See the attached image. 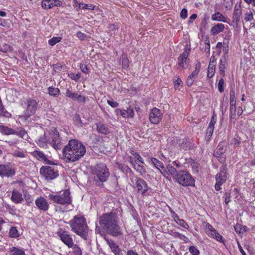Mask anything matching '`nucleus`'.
I'll return each mask as SVG.
<instances>
[{
	"instance_id": "25",
	"label": "nucleus",
	"mask_w": 255,
	"mask_h": 255,
	"mask_svg": "<svg viewBox=\"0 0 255 255\" xmlns=\"http://www.w3.org/2000/svg\"><path fill=\"white\" fill-rule=\"evenodd\" d=\"M11 199L16 204L20 203L23 200L22 193L16 189L12 190Z\"/></svg>"
},
{
	"instance_id": "61",
	"label": "nucleus",
	"mask_w": 255,
	"mask_h": 255,
	"mask_svg": "<svg viewBox=\"0 0 255 255\" xmlns=\"http://www.w3.org/2000/svg\"><path fill=\"white\" fill-rule=\"evenodd\" d=\"M188 15H187V10L185 8H183L181 12H180V17L182 19H185L187 18Z\"/></svg>"
},
{
	"instance_id": "34",
	"label": "nucleus",
	"mask_w": 255,
	"mask_h": 255,
	"mask_svg": "<svg viewBox=\"0 0 255 255\" xmlns=\"http://www.w3.org/2000/svg\"><path fill=\"white\" fill-rule=\"evenodd\" d=\"M48 93L51 96L57 97L60 95V91L58 88L51 86L48 88Z\"/></svg>"
},
{
	"instance_id": "37",
	"label": "nucleus",
	"mask_w": 255,
	"mask_h": 255,
	"mask_svg": "<svg viewBox=\"0 0 255 255\" xmlns=\"http://www.w3.org/2000/svg\"><path fill=\"white\" fill-rule=\"evenodd\" d=\"M132 166L137 172L140 173L141 174H144L146 172L143 166L138 164L136 160H135V164Z\"/></svg>"
},
{
	"instance_id": "59",
	"label": "nucleus",
	"mask_w": 255,
	"mask_h": 255,
	"mask_svg": "<svg viewBox=\"0 0 255 255\" xmlns=\"http://www.w3.org/2000/svg\"><path fill=\"white\" fill-rule=\"evenodd\" d=\"M160 173L163 175V176L166 177L167 179L168 178V170H167V167L165 168L164 167L163 169H160L159 170Z\"/></svg>"
},
{
	"instance_id": "24",
	"label": "nucleus",
	"mask_w": 255,
	"mask_h": 255,
	"mask_svg": "<svg viewBox=\"0 0 255 255\" xmlns=\"http://www.w3.org/2000/svg\"><path fill=\"white\" fill-rule=\"evenodd\" d=\"M97 131L99 133L107 135L109 133V129L108 125L101 122L96 124Z\"/></svg>"
},
{
	"instance_id": "54",
	"label": "nucleus",
	"mask_w": 255,
	"mask_h": 255,
	"mask_svg": "<svg viewBox=\"0 0 255 255\" xmlns=\"http://www.w3.org/2000/svg\"><path fill=\"white\" fill-rule=\"evenodd\" d=\"M182 84V81L179 77H177L176 79L174 81V85L175 89H178Z\"/></svg>"
},
{
	"instance_id": "50",
	"label": "nucleus",
	"mask_w": 255,
	"mask_h": 255,
	"mask_svg": "<svg viewBox=\"0 0 255 255\" xmlns=\"http://www.w3.org/2000/svg\"><path fill=\"white\" fill-rule=\"evenodd\" d=\"M224 81L223 78H221L218 83V89L220 92L222 93L224 90Z\"/></svg>"
},
{
	"instance_id": "1",
	"label": "nucleus",
	"mask_w": 255,
	"mask_h": 255,
	"mask_svg": "<svg viewBox=\"0 0 255 255\" xmlns=\"http://www.w3.org/2000/svg\"><path fill=\"white\" fill-rule=\"evenodd\" d=\"M100 227L96 226V230H100V228L105 230L108 234L112 236H119L122 234V231L118 224V216L115 212H109L103 214L98 218Z\"/></svg>"
},
{
	"instance_id": "7",
	"label": "nucleus",
	"mask_w": 255,
	"mask_h": 255,
	"mask_svg": "<svg viewBox=\"0 0 255 255\" xmlns=\"http://www.w3.org/2000/svg\"><path fill=\"white\" fill-rule=\"evenodd\" d=\"M190 51V45L186 44L183 53L180 54L178 58V65L182 69L187 68L189 64L190 60L188 56Z\"/></svg>"
},
{
	"instance_id": "46",
	"label": "nucleus",
	"mask_w": 255,
	"mask_h": 255,
	"mask_svg": "<svg viewBox=\"0 0 255 255\" xmlns=\"http://www.w3.org/2000/svg\"><path fill=\"white\" fill-rule=\"evenodd\" d=\"M27 134L26 131L22 128H20L18 130H16V133H14V135H16L19 137L24 138V136Z\"/></svg>"
},
{
	"instance_id": "55",
	"label": "nucleus",
	"mask_w": 255,
	"mask_h": 255,
	"mask_svg": "<svg viewBox=\"0 0 255 255\" xmlns=\"http://www.w3.org/2000/svg\"><path fill=\"white\" fill-rule=\"evenodd\" d=\"M80 69H81V71L83 72L85 74H88L89 73V70L87 67V65L84 63H81L80 65Z\"/></svg>"
},
{
	"instance_id": "28",
	"label": "nucleus",
	"mask_w": 255,
	"mask_h": 255,
	"mask_svg": "<svg viewBox=\"0 0 255 255\" xmlns=\"http://www.w3.org/2000/svg\"><path fill=\"white\" fill-rule=\"evenodd\" d=\"M0 132L3 135H9L16 133V130L4 125H0Z\"/></svg>"
},
{
	"instance_id": "19",
	"label": "nucleus",
	"mask_w": 255,
	"mask_h": 255,
	"mask_svg": "<svg viewBox=\"0 0 255 255\" xmlns=\"http://www.w3.org/2000/svg\"><path fill=\"white\" fill-rule=\"evenodd\" d=\"M31 155L35 157L38 160L43 161L44 163L50 165H53L54 163L50 161L44 154V153L39 150H35L31 153Z\"/></svg>"
},
{
	"instance_id": "30",
	"label": "nucleus",
	"mask_w": 255,
	"mask_h": 255,
	"mask_svg": "<svg viewBox=\"0 0 255 255\" xmlns=\"http://www.w3.org/2000/svg\"><path fill=\"white\" fill-rule=\"evenodd\" d=\"M116 165L117 166V168L123 173L126 174L132 173L131 169L129 166L125 164L117 163Z\"/></svg>"
},
{
	"instance_id": "58",
	"label": "nucleus",
	"mask_w": 255,
	"mask_h": 255,
	"mask_svg": "<svg viewBox=\"0 0 255 255\" xmlns=\"http://www.w3.org/2000/svg\"><path fill=\"white\" fill-rule=\"evenodd\" d=\"M214 127L208 126L206 130V134L208 137H211L213 134Z\"/></svg>"
},
{
	"instance_id": "16",
	"label": "nucleus",
	"mask_w": 255,
	"mask_h": 255,
	"mask_svg": "<svg viewBox=\"0 0 255 255\" xmlns=\"http://www.w3.org/2000/svg\"><path fill=\"white\" fill-rule=\"evenodd\" d=\"M162 113L157 108H153L149 113L150 121L154 124H158L162 118Z\"/></svg>"
},
{
	"instance_id": "13",
	"label": "nucleus",
	"mask_w": 255,
	"mask_h": 255,
	"mask_svg": "<svg viewBox=\"0 0 255 255\" xmlns=\"http://www.w3.org/2000/svg\"><path fill=\"white\" fill-rule=\"evenodd\" d=\"M16 171L10 164H0V176L12 177L15 175Z\"/></svg>"
},
{
	"instance_id": "9",
	"label": "nucleus",
	"mask_w": 255,
	"mask_h": 255,
	"mask_svg": "<svg viewBox=\"0 0 255 255\" xmlns=\"http://www.w3.org/2000/svg\"><path fill=\"white\" fill-rule=\"evenodd\" d=\"M57 235L60 240L69 248L73 247V240L69 231L60 228L57 232Z\"/></svg>"
},
{
	"instance_id": "60",
	"label": "nucleus",
	"mask_w": 255,
	"mask_h": 255,
	"mask_svg": "<svg viewBox=\"0 0 255 255\" xmlns=\"http://www.w3.org/2000/svg\"><path fill=\"white\" fill-rule=\"evenodd\" d=\"M107 103L110 106L113 108H116L119 105V104L117 102H115L113 100H107Z\"/></svg>"
},
{
	"instance_id": "29",
	"label": "nucleus",
	"mask_w": 255,
	"mask_h": 255,
	"mask_svg": "<svg viewBox=\"0 0 255 255\" xmlns=\"http://www.w3.org/2000/svg\"><path fill=\"white\" fill-rule=\"evenodd\" d=\"M225 28L224 25L222 23H218L213 26L211 29V34L212 35H216L220 32H222Z\"/></svg>"
},
{
	"instance_id": "40",
	"label": "nucleus",
	"mask_w": 255,
	"mask_h": 255,
	"mask_svg": "<svg viewBox=\"0 0 255 255\" xmlns=\"http://www.w3.org/2000/svg\"><path fill=\"white\" fill-rule=\"evenodd\" d=\"M0 116H2L5 118H9L11 116V114L8 112L3 106H0Z\"/></svg>"
},
{
	"instance_id": "53",
	"label": "nucleus",
	"mask_w": 255,
	"mask_h": 255,
	"mask_svg": "<svg viewBox=\"0 0 255 255\" xmlns=\"http://www.w3.org/2000/svg\"><path fill=\"white\" fill-rule=\"evenodd\" d=\"M14 157L24 158L26 154L23 151H15L13 154Z\"/></svg>"
},
{
	"instance_id": "2",
	"label": "nucleus",
	"mask_w": 255,
	"mask_h": 255,
	"mask_svg": "<svg viewBox=\"0 0 255 255\" xmlns=\"http://www.w3.org/2000/svg\"><path fill=\"white\" fill-rule=\"evenodd\" d=\"M63 154L66 162H75L79 160L86 153L85 146L76 139L69 141L63 149Z\"/></svg>"
},
{
	"instance_id": "41",
	"label": "nucleus",
	"mask_w": 255,
	"mask_h": 255,
	"mask_svg": "<svg viewBox=\"0 0 255 255\" xmlns=\"http://www.w3.org/2000/svg\"><path fill=\"white\" fill-rule=\"evenodd\" d=\"M37 143L41 146V145L44 144V143H49V139H48L47 138V137L44 133V134L42 136L40 137L38 139Z\"/></svg>"
},
{
	"instance_id": "47",
	"label": "nucleus",
	"mask_w": 255,
	"mask_h": 255,
	"mask_svg": "<svg viewBox=\"0 0 255 255\" xmlns=\"http://www.w3.org/2000/svg\"><path fill=\"white\" fill-rule=\"evenodd\" d=\"M254 19L253 13L251 11L246 12L244 15V20L246 22L251 21Z\"/></svg>"
},
{
	"instance_id": "35",
	"label": "nucleus",
	"mask_w": 255,
	"mask_h": 255,
	"mask_svg": "<svg viewBox=\"0 0 255 255\" xmlns=\"http://www.w3.org/2000/svg\"><path fill=\"white\" fill-rule=\"evenodd\" d=\"M167 168L168 170V175H171L173 178L175 180L177 175L178 174V171H177L173 166L170 165H168L167 166Z\"/></svg>"
},
{
	"instance_id": "56",
	"label": "nucleus",
	"mask_w": 255,
	"mask_h": 255,
	"mask_svg": "<svg viewBox=\"0 0 255 255\" xmlns=\"http://www.w3.org/2000/svg\"><path fill=\"white\" fill-rule=\"evenodd\" d=\"M230 144L235 147H237L240 145V142L235 138H232L230 141Z\"/></svg>"
},
{
	"instance_id": "6",
	"label": "nucleus",
	"mask_w": 255,
	"mask_h": 255,
	"mask_svg": "<svg viewBox=\"0 0 255 255\" xmlns=\"http://www.w3.org/2000/svg\"><path fill=\"white\" fill-rule=\"evenodd\" d=\"M175 181L183 186H194L195 180L187 171L180 170L175 178Z\"/></svg>"
},
{
	"instance_id": "33",
	"label": "nucleus",
	"mask_w": 255,
	"mask_h": 255,
	"mask_svg": "<svg viewBox=\"0 0 255 255\" xmlns=\"http://www.w3.org/2000/svg\"><path fill=\"white\" fill-rule=\"evenodd\" d=\"M151 162L153 165V166L158 170L164 168L163 163L155 158H151Z\"/></svg>"
},
{
	"instance_id": "39",
	"label": "nucleus",
	"mask_w": 255,
	"mask_h": 255,
	"mask_svg": "<svg viewBox=\"0 0 255 255\" xmlns=\"http://www.w3.org/2000/svg\"><path fill=\"white\" fill-rule=\"evenodd\" d=\"M72 247L73 251L71 255H82V250L77 244H73Z\"/></svg>"
},
{
	"instance_id": "18",
	"label": "nucleus",
	"mask_w": 255,
	"mask_h": 255,
	"mask_svg": "<svg viewBox=\"0 0 255 255\" xmlns=\"http://www.w3.org/2000/svg\"><path fill=\"white\" fill-rule=\"evenodd\" d=\"M195 70L188 76L186 81V84L188 87H190L194 81L197 77L198 73L201 69V63L199 61H197L195 64Z\"/></svg>"
},
{
	"instance_id": "3",
	"label": "nucleus",
	"mask_w": 255,
	"mask_h": 255,
	"mask_svg": "<svg viewBox=\"0 0 255 255\" xmlns=\"http://www.w3.org/2000/svg\"><path fill=\"white\" fill-rule=\"evenodd\" d=\"M69 225L71 230L83 239L86 240L88 235V226L85 218L80 215L75 216L70 221Z\"/></svg>"
},
{
	"instance_id": "44",
	"label": "nucleus",
	"mask_w": 255,
	"mask_h": 255,
	"mask_svg": "<svg viewBox=\"0 0 255 255\" xmlns=\"http://www.w3.org/2000/svg\"><path fill=\"white\" fill-rule=\"evenodd\" d=\"M62 39L61 37H54L48 41V44L51 46H54L60 42Z\"/></svg>"
},
{
	"instance_id": "51",
	"label": "nucleus",
	"mask_w": 255,
	"mask_h": 255,
	"mask_svg": "<svg viewBox=\"0 0 255 255\" xmlns=\"http://www.w3.org/2000/svg\"><path fill=\"white\" fill-rule=\"evenodd\" d=\"M50 0H43L41 2L42 7L45 9H50V6H49L50 5Z\"/></svg>"
},
{
	"instance_id": "26",
	"label": "nucleus",
	"mask_w": 255,
	"mask_h": 255,
	"mask_svg": "<svg viewBox=\"0 0 255 255\" xmlns=\"http://www.w3.org/2000/svg\"><path fill=\"white\" fill-rule=\"evenodd\" d=\"M228 57L226 56H222L219 64V68L220 74L224 75L225 70L228 65Z\"/></svg>"
},
{
	"instance_id": "45",
	"label": "nucleus",
	"mask_w": 255,
	"mask_h": 255,
	"mask_svg": "<svg viewBox=\"0 0 255 255\" xmlns=\"http://www.w3.org/2000/svg\"><path fill=\"white\" fill-rule=\"evenodd\" d=\"M236 104H230V116L231 118H235L236 115Z\"/></svg>"
},
{
	"instance_id": "12",
	"label": "nucleus",
	"mask_w": 255,
	"mask_h": 255,
	"mask_svg": "<svg viewBox=\"0 0 255 255\" xmlns=\"http://www.w3.org/2000/svg\"><path fill=\"white\" fill-rule=\"evenodd\" d=\"M205 232L210 238L216 240L221 243H224L223 237L215 228L209 223H207L205 225Z\"/></svg>"
},
{
	"instance_id": "21",
	"label": "nucleus",
	"mask_w": 255,
	"mask_h": 255,
	"mask_svg": "<svg viewBox=\"0 0 255 255\" xmlns=\"http://www.w3.org/2000/svg\"><path fill=\"white\" fill-rule=\"evenodd\" d=\"M116 112L117 115H120L124 118H133L134 112L133 109L128 108L127 110L116 109Z\"/></svg>"
},
{
	"instance_id": "32",
	"label": "nucleus",
	"mask_w": 255,
	"mask_h": 255,
	"mask_svg": "<svg viewBox=\"0 0 255 255\" xmlns=\"http://www.w3.org/2000/svg\"><path fill=\"white\" fill-rule=\"evenodd\" d=\"M211 19L213 21H222L224 22L226 21V18L219 12H216L214 14H213L211 16Z\"/></svg>"
},
{
	"instance_id": "38",
	"label": "nucleus",
	"mask_w": 255,
	"mask_h": 255,
	"mask_svg": "<svg viewBox=\"0 0 255 255\" xmlns=\"http://www.w3.org/2000/svg\"><path fill=\"white\" fill-rule=\"evenodd\" d=\"M9 235L11 238H16L20 236L19 233L15 227H11Z\"/></svg>"
},
{
	"instance_id": "23",
	"label": "nucleus",
	"mask_w": 255,
	"mask_h": 255,
	"mask_svg": "<svg viewBox=\"0 0 255 255\" xmlns=\"http://www.w3.org/2000/svg\"><path fill=\"white\" fill-rule=\"evenodd\" d=\"M107 244L115 255H122L121 249L113 240L106 239Z\"/></svg>"
},
{
	"instance_id": "31",
	"label": "nucleus",
	"mask_w": 255,
	"mask_h": 255,
	"mask_svg": "<svg viewBox=\"0 0 255 255\" xmlns=\"http://www.w3.org/2000/svg\"><path fill=\"white\" fill-rule=\"evenodd\" d=\"M9 252L12 255H25V253L22 249L13 247L9 249Z\"/></svg>"
},
{
	"instance_id": "10",
	"label": "nucleus",
	"mask_w": 255,
	"mask_h": 255,
	"mask_svg": "<svg viewBox=\"0 0 255 255\" xmlns=\"http://www.w3.org/2000/svg\"><path fill=\"white\" fill-rule=\"evenodd\" d=\"M38 103L35 99L28 98L27 100V107L24 112L26 119L35 114L38 108Z\"/></svg>"
},
{
	"instance_id": "8",
	"label": "nucleus",
	"mask_w": 255,
	"mask_h": 255,
	"mask_svg": "<svg viewBox=\"0 0 255 255\" xmlns=\"http://www.w3.org/2000/svg\"><path fill=\"white\" fill-rule=\"evenodd\" d=\"M216 183L215 188L217 191L221 189V185L224 183L227 179V165H222L220 168V172L215 176Z\"/></svg>"
},
{
	"instance_id": "63",
	"label": "nucleus",
	"mask_w": 255,
	"mask_h": 255,
	"mask_svg": "<svg viewBox=\"0 0 255 255\" xmlns=\"http://www.w3.org/2000/svg\"><path fill=\"white\" fill-rule=\"evenodd\" d=\"M77 37L80 40H84L86 37V35L81 32L77 33Z\"/></svg>"
},
{
	"instance_id": "17",
	"label": "nucleus",
	"mask_w": 255,
	"mask_h": 255,
	"mask_svg": "<svg viewBox=\"0 0 255 255\" xmlns=\"http://www.w3.org/2000/svg\"><path fill=\"white\" fill-rule=\"evenodd\" d=\"M135 185L137 189V192L142 195H144L149 189V187L146 181L139 177H136Z\"/></svg>"
},
{
	"instance_id": "20",
	"label": "nucleus",
	"mask_w": 255,
	"mask_h": 255,
	"mask_svg": "<svg viewBox=\"0 0 255 255\" xmlns=\"http://www.w3.org/2000/svg\"><path fill=\"white\" fill-rule=\"evenodd\" d=\"M35 204L38 208L44 212L48 210L49 204L46 199L43 197L37 198L35 200Z\"/></svg>"
},
{
	"instance_id": "36",
	"label": "nucleus",
	"mask_w": 255,
	"mask_h": 255,
	"mask_svg": "<svg viewBox=\"0 0 255 255\" xmlns=\"http://www.w3.org/2000/svg\"><path fill=\"white\" fill-rule=\"evenodd\" d=\"M175 220L180 226L187 229L189 228L187 223L184 220L180 219L177 214L175 215Z\"/></svg>"
},
{
	"instance_id": "49",
	"label": "nucleus",
	"mask_w": 255,
	"mask_h": 255,
	"mask_svg": "<svg viewBox=\"0 0 255 255\" xmlns=\"http://www.w3.org/2000/svg\"><path fill=\"white\" fill-rule=\"evenodd\" d=\"M230 104H236V98H235V93L233 90H231L230 92Z\"/></svg>"
},
{
	"instance_id": "14",
	"label": "nucleus",
	"mask_w": 255,
	"mask_h": 255,
	"mask_svg": "<svg viewBox=\"0 0 255 255\" xmlns=\"http://www.w3.org/2000/svg\"><path fill=\"white\" fill-rule=\"evenodd\" d=\"M226 151V143L225 141L220 142L218 145L216 150L214 152L213 155L217 158L220 163L224 162L225 156L224 153Z\"/></svg>"
},
{
	"instance_id": "4",
	"label": "nucleus",
	"mask_w": 255,
	"mask_h": 255,
	"mask_svg": "<svg viewBox=\"0 0 255 255\" xmlns=\"http://www.w3.org/2000/svg\"><path fill=\"white\" fill-rule=\"evenodd\" d=\"M48 198L50 201L58 204L68 205L72 203L71 196L69 190H65L63 193L49 194Z\"/></svg>"
},
{
	"instance_id": "43",
	"label": "nucleus",
	"mask_w": 255,
	"mask_h": 255,
	"mask_svg": "<svg viewBox=\"0 0 255 255\" xmlns=\"http://www.w3.org/2000/svg\"><path fill=\"white\" fill-rule=\"evenodd\" d=\"M129 65V61L127 57H123L122 59V66L124 69L127 70Z\"/></svg>"
},
{
	"instance_id": "57",
	"label": "nucleus",
	"mask_w": 255,
	"mask_h": 255,
	"mask_svg": "<svg viewBox=\"0 0 255 255\" xmlns=\"http://www.w3.org/2000/svg\"><path fill=\"white\" fill-rule=\"evenodd\" d=\"M69 76L72 80L77 81L80 78L81 74L80 73H78L77 74L72 73L69 74Z\"/></svg>"
},
{
	"instance_id": "52",
	"label": "nucleus",
	"mask_w": 255,
	"mask_h": 255,
	"mask_svg": "<svg viewBox=\"0 0 255 255\" xmlns=\"http://www.w3.org/2000/svg\"><path fill=\"white\" fill-rule=\"evenodd\" d=\"M234 229L237 233L240 234L245 231L244 227L242 226L240 224H237L234 226Z\"/></svg>"
},
{
	"instance_id": "22",
	"label": "nucleus",
	"mask_w": 255,
	"mask_h": 255,
	"mask_svg": "<svg viewBox=\"0 0 255 255\" xmlns=\"http://www.w3.org/2000/svg\"><path fill=\"white\" fill-rule=\"evenodd\" d=\"M242 11L240 6L236 5L233 15V22L237 26L240 22Z\"/></svg>"
},
{
	"instance_id": "5",
	"label": "nucleus",
	"mask_w": 255,
	"mask_h": 255,
	"mask_svg": "<svg viewBox=\"0 0 255 255\" xmlns=\"http://www.w3.org/2000/svg\"><path fill=\"white\" fill-rule=\"evenodd\" d=\"M93 171L94 174V179L96 182H105L109 177V169L104 163L97 164Z\"/></svg>"
},
{
	"instance_id": "48",
	"label": "nucleus",
	"mask_w": 255,
	"mask_h": 255,
	"mask_svg": "<svg viewBox=\"0 0 255 255\" xmlns=\"http://www.w3.org/2000/svg\"><path fill=\"white\" fill-rule=\"evenodd\" d=\"M189 251L192 255H198L200 253L199 250L194 246H190Z\"/></svg>"
},
{
	"instance_id": "15",
	"label": "nucleus",
	"mask_w": 255,
	"mask_h": 255,
	"mask_svg": "<svg viewBox=\"0 0 255 255\" xmlns=\"http://www.w3.org/2000/svg\"><path fill=\"white\" fill-rule=\"evenodd\" d=\"M49 144H50L54 149L58 150L61 147V142L59 137V134L58 131L55 129L50 133Z\"/></svg>"
},
{
	"instance_id": "27",
	"label": "nucleus",
	"mask_w": 255,
	"mask_h": 255,
	"mask_svg": "<svg viewBox=\"0 0 255 255\" xmlns=\"http://www.w3.org/2000/svg\"><path fill=\"white\" fill-rule=\"evenodd\" d=\"M66 96L73 100H79L80 101H85V98L83 97L81 95H78L77 93L72 92L69 89H67L66 91Z\"/></svg>"
},
{
	"instance_id": "42",
	"label": "nucleus",
	"mask_w": 255,
	"mask_h": 255,
	"mask_svg": "<svg viewBox=\"0 0 255 255\" xmlns=\"http://www.w3.org/2000/svg\"><path fill=\"white\" fill-rule=\"evenodd\" d=\"M215 67L216 66H214L213 64H211V66H208V70L207 73L208 78H211L214 75L215 72Z\"/></svg>"
},
{
	"instance_id": "64",
	"label": "nucleus",
	"mask_w": 255,
	"mask_h": 255,
	"mask_svg": "<svg viewBox=\"0 0 255 255\" xmlns=\"http://www.w3.org/2000/svg\"><path fill=\"white\" fill-rule=\"evenodd\" d=\"M216 122V118L215 117L214 115L212 116L211 121L209 123L208 126H211V127H214V125Z\"/></svg>"
},
{
	"instance_id": "62",
	"label": "nucleus",
	"mask_w": 255,
	"mask_h": 255,
	"mask_svg": "<svg viewBox=\"0 0 255 255\" xmlns=\"http://www.w3.org/2000/svg\"><path fill=\"white\" fill-rule=\"evenodd\" d=\"M230 193L228 192H226L225 194V202L226 204H228L229 202H230Z\"/></svg>"
},
{
	"instance_id": "11",
	"label": "nucleus",
	"mask_w": 255,
	"mask_h": 255,
	"mask_svg": "<svg viewBox=\"0 0 255 255\" xmlns=\"http://www.w3.org/2000/svg\"><path fill=\"white\" fill-rule=\"evenodd\" d=\"M40 173L47 180L54 179L59 175L58 171L50 166H42L40 169Z\"/></svg>"
}]
</instances>
